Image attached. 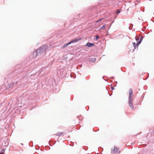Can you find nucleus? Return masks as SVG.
Masks as SVG:
<instances>
[{"label": "nucleus", "mask_w": 154, "mask_h": 154, "mask_svg": "<svg viewBox=\"0 0 154 154\" xmlns=\"http://www.w3.org/2000/svg\"><path fill=\"white\" fill-rule=\"evenodd\" d=\"M133 90L131 88L129 90V99H133Z\"/></svg>", "instance_id": "f03ea898"}, {"label": "nucleus", "mask_w": 154, "mask_h": 154, "mask_svg": "<svg viewBox=\"0 0 154 154\" xmlns=\"http://www.w3.org/2000/svg\"><path fill=\"white\" fill-rule=\"evenodd\" d=\"M94 45H95L94 43H91L90 42L87 43L86 45V46L88 47H90Z\"/></svg>", "instance_id": "423d86ee"}, {"label": "nucleus", "mask_w": 154, "mask_h": 154, "mask_svg": "<svg viewBox=\"0 0 154 154\" xmlns=\"http://www.w3.org/2000/svg\"><path fill=\"white\" fill-rule=\"evenodd\" d=\"M44 47H43V48H41V49H40V50H39V51H42L44 49Z\"/></svg>", "instance_id": "f8f14e48"}, {"label": "nucleus", "mask_w": 154, "mask_h": 154, "mask_svg": "<svg viewBox=\"0 0 154 154\" xmlns=\"http://www.w3.org/2000/svg\"><path fill=\"white\" fill-rule=\"evenodd\" d=\"M120 12V11L119 10V9H118L117 10V13L118 14H119V13Z\"/></svg>", "instance_id": "9b49d317"}, {"label": "nucleus", "mask_w": 154, "mask_h": 154, "mask_svg": "<svg viewBox=\"0 0 154 154\" xmlns=\"http://www.w3.org/2000/svg\"><path fill=\"white\" fill-rule=\"evenodd\" d=\"M103 19V18L100 19L99 20H97V21H95V22L97 23V22H101V20H102Z\"/></svg>", "instance_id": "6e6552de"}, {"label": "nucleus", "mask_w": 154, "mask_h": 154, "mask_svg": "<svg viewBox=\"0 0 154 154\" xmlns=\"http://www.w3.org/2000/svg\"><path fill=\"white\" fill-rule=\"evenodd\" d=\"M112 153L113 154L117 152L119 150V149L116 147H114L113 149H112Z\"/></svg>", "instance_id": "39448f33"}, {"label": "nucleus", "mask_w": 154, "mask_h": 154, "mask_svg": "<svg viewBox=\"0 0 154 154\" xmlns=\"http://www.w3.org/2000/svg\"><path fill=\"white\" fill-rule=\"evenodd\" d=\"M69 44V43H67V44H65L63 46V48H65L66 46H67L68 45H69V44Z\"/></svg>", "instance_id": "1a4fd4ad"}, {"label": "nucleus", "mask_w": 154, "mask_h": 154, "mask_svg": "<svg viewBox=\"0 0 154 154\" xmlns=\"http://www.w3.org/2000/svg\"><path fill=\"white\" fill-rule=\"evenodd\" d=\"M0 154H4V152H0Z\"/></svg>", "instance_id": "4468645a"}, {"label": "nucleus", "mask_w": 154, "mask_h": 154, "mask_svg": "<svg viewBox=\"0 0 154 154\" xmlns=\"http://www.w3.org/2000/svg\"><path fill=\"white\" fill-rule=\"evenodd\" d=\"M105 27V25H103V26L102 27H101L100 28L101 29H103V28H104Z\"/></svg>", "instance_id": "ddd939ff"}, {"label": "nucleus", "mask_w": 154, "mask_h": 154, "mask_svg": "<svg viewBox=\"0 0 154 154\" xmlns=\"http://www.w3.org/2000/svg\"><path fill=\"white\" fill-rule=\"evenodd\" d=\"M128 103L129 106L132 110H134V107L133 105V99H129Z\"/></svg>", "instance_id": "7ed1b4c3"}, {"label": "nucleus", "mask_w": 154, "mask_h": 154, "mask_svg": "<svg viewBox=\"0 0 154 154\" xmlns=\"http://www.w3.org/2000/svg\"><path fill=\"white\" fill-rule=\"evenodd\" d=\"M62 134H63L62 132V133L58 132L56 134V135H57L59 136V135H61Z\"/></svg>", "instance_id": "0eeeda50"}, {"label": "nucleus", "mask_w": 154, "mask_h": 154, "mask_svg": "<svg viewBox=\"0 0 154 154\" xmlns=\"http://www.w3.org/2000/svg\"><path fill=\"white\" fill-rule=\"evenodd\" d=\"M82 39V38L80 37L79 38H76L73 39V40L69 42V44H71L72 43H73L74 42H78L79 41H80Z\"/></svg>", "instance_id": "20e7f679"}, {"label": "nucleus", "mask_w": 154, "mask_h": 154, "mask_svg": "<svg viewBox=\"0 0 154 154\" xmlns=\"http://www.w3.org/2000/svg\"><path fill=\"white\" fill-rule=\"evenodd\" d=\"M142 37H141L140 38V40L139 41V38L138 37L136 39L137 41V43L136 45V43L135 42H133V46L134 47V49H135L136 48V46L137 47L138 45L140 44L141 42L142 39Z\"/></svg>", "instance_id": "f257e3e1"}, {"label": "nucleus", "mask_w": 154, "mask_h": 154, "mask_svg": "<svg viewBox=\"0 0 154 154\" xmlns=\"http://www.w3.org/2000/svg\"><path fill=\"white\" fill-rule=\"evenodd\" d=\"M96 40L97 41L99 38V37L98 35H96Z\"/></svg>", "instance_id": "9d476101"}]
</instances>
